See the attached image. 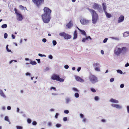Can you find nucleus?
<instances>
[{"label":"nucleus","instance_id":"nucleus-40","mask_svg":"<svg viewBox=\"0 0 129 129\" xmlns=\"http://www.w3.org/2000/svg\"><path fill=\"white\" fill-rule=\"evenodd\" d=\"M4 120L6 121H8L9 120V117L8 116H6L4 118Z\"/></svg>","mask_w":129,"mask_h":129},{"label":"nucleus","instance_id":"nucleus-22","mask_svg":"<svg viewBox=\"0 0 129 129\" xmlns=\"http://www.w3.org/2000/svg\"><path fill=\"white\" fill-rule=\"evenodd\" d=\"M105 13L107 18H110L112 17V15L111 14L107 13V12H105Z\"/></svg>","mask_w":129,"mask_h":129},{"label":"nucleus","instance_id":"nucleus-36","mask_svg":"<svg viewBox=\"0 0 129 129\" xmlns=\"http://www.w3.org/2000/svg\"><path fill=\"white\" fill-rule=\"evenodd\" d=\"M14 10L15 11V13L16 14V15H18V14H20V13L18 12L17 10V9L15 8L14 9Z\"/></svg>","mask_w":129,"mask_h":129},{"label":"nucleus","instance_id":"nucleus-59","mask_svg":"<svg viewBox=\"0 0 129 129\" xmlns=\"http://www.w3.org/2000/svg\"><path fill=\"white\" fill-rule=\"evenodd\" d=\"M126 108L127 113L129 114V106H127Z\"/></svg>","mask_w":129,"mask_h":129},{"label":"nucleus","instance_id":"nucleus-52","mask_svg":"<svg viewBox=\"0 0 129 129\" xmlns=\"http://www.w3.org/2000/svg\"><path fill=\"white\" fill-rule=\"evenodd\" d=\"M64 113L66 114H68L69 113V111L68 110H66L64 111Z\"/></svg>","mask_w":129,"mask_h":129},{"label":"nucleus","instance_id":"nucleus-5","mask_svg":"<svg viewBox=\"0 0 129 129\" xmlns=\"http://www.w3.org/2000/svg\"><path fill=\"white\" fill-rule=\"evenodd\" d=\"M33 2L38 8H40L41 5L43 4L44 0H32Z\"/></svg>","mask_w":129,"mask_h":129},{"label":"nucleus","instance_id":"nucleus-51","mask_svg":"<svg viewBox=\"0 0 129 129\" xmlns=\"http://www.w3.org/2000/svg\"><path fill=\"white\" fill-rule=\"evenodd\" d=\"M114 78H112L110 79V81L111 82H112L114 81Z\"/></svg>","mask_w":129,"mask_h":129},{"label":"nucleus","instance_id":"nucleus-56","mask_svg":"<svg viewBox=\"0 0 129 129\" xmlns=\"http://www.w3.org/2000/svg\"><path fill=\"white\" fill-rule=\"evenodd\" d=\"M19 8L20 9H24V7L22 5H20L19 6Z\"/></svg>","mask_w":129,"mask_h":129},{"label":"nucleus","instance_id":"nucleus-12","mask_svg":"<svg viewBox=\"0 0 129 129\" xmlns=\"http://www.w3.org/2000/svg\"><path fill=\"white\" fill-rule=\"evenodd\" d=\"M59 75L54 74L51 77V79L53 80H56L57 81L58 80Z\"/></svg>","mask_w":129,"mask_h":129},{"label":"nucleus","instance_id":"nucleus-25","mask_svg":"<svg viewBox=\"0 0 129 129\" xmlns=\"http://www.w3.org/2000/svg\"><path fill=\"white\" fill-rule=\"evenodd\" d=\"M72 89L73 91L77 92H79V90L76 88L73 87Z\"/></svg>","mask_w":129,"mask_h":129},{"label":"nucleus","instance_id":"nucleus-64","mask_svg":"<svg viewBox=\"0 0 129 129\" xmlns=\"http://www.w3.org/2000/svg\"><path fill=\"white\" fill-rule=\"evenodd\" d=\"M101 121L102 122L105 123L106 122V120L105 119H103L101 120Z\"/></svg>","mask_w":129,"mask_h":129},{"label":"nucleus","instance_id":"nucleus-50","mask_svg":"<svg viewBox=\"0 0 129 129\" xmlns=\"http://www.w3.org/2000/svg\"><path fill=\"white\" fill-rule=\"evenodd\" d=\"M80 117L81 118H82L84 117V116L81 113L80 114Z\"/></svg>","mask_w":129,"mask_h":129},{"label":"nucleus","instance_id":"nucleus-7","mask_svg":"<svg viewBox=\"0 0 129 129\" xmlns=\"http://www.w3.org/2000/svg\"><path fill=\"white\" fill-rule=\"evenodd\" d=\"M90 20L86 19H81L80 20V22L81 24L83 25H85L88 23Z\"/></svg>","mask_w":129,"mask_h":129},{"label":"nucleus","instance_id":"nucleus-19","mask_svg":"<svg viewBox=\"0 0 129 129\" xmlns=\"http://www.w3.org/2000/svg\"><path fill=\"white\" fill-rule=\"evenodd\" d=\"M77 37V34L76 30H75L74 33V37L73 39L74 40L76 39Z\"/></svg>","mask_w":129,"mask_h":129},{"label":"nucleus","instance_id":"nucleus-53","mask_svg":"<svg viewBox=\"0 0 129 129\" xmlns=\"http://www.w3.org/2000/svg\"><path fill=\"white\" fill-rule=\"evenodd\" d=\"M52 123L51 122H49L48 123V126L49 127L52 126Z\"/></svg>","mask_w":129,"mask_h":129},{"label":"nucleus","instance_id":"nucleus-63","mask_svg":"<svg viewBox=\"0 0 129 129\" xmlns=\"http://www.w3.org/2000/svg\"><path fill=\"white\" fill-rule=\"evenodd\" d=\"M7 109L8 110H10L11 109V107L10 106H8L7 107Z\"/></svg>","mask_w":129,"mask_h":129},{"label":"nucleus","instance_id":"nucleus-32","mask_svg":"<svg viewBox=\"0 0 129 129\" xmlns=\"http://www.w3.org/2000/svg\"><path fill=\"white\" fill-rule=\"evenodd\" d=\"M52 43L53 44V46H55L57 44V42L56 40H53L52 41Z\"/></svg>","mask_w":129,"mask_h":129},{"label":"nucleus","instance_id":"nucleus-37","mask_svg":"<svg viewBox=\"0 0 129 129\" xmlns=\"http://www.w3.org/2000/svg\"><path fill=\"white\" fill-rule=\"evenodd\" d=\"M94 99L96 101H98L99 100V98L98 96H96L94 97Z\"/></svg>","mask_w":129,"mask_h":129},{"label":"nucleus","instance_id":"nucleus-31","mask_svg":"<svg viewBox=\"0 0 129 129\" xmlns=\"http://www.w3.org/2000/svg\"><path fill=\"white\" fill-rule=\"evenodd\" d=\"M27 122L28 123L30 124L31 122V120L30 118H27Z\"/></svg>","mask_w":129,"mask_h":129},{"label":"nucleus","instance_id":"nucleus-45","mask_svg":"<svg viewBox=\"0 0 129 129\" xmlns=\"http://www.w3.org/2000/svg\"><path fill=\"white\" fill-rule=\"evenodd\" d=\"M95 70L96 71H99L100 70V68L99 67L95 68Z\"/></svg>","mask_w":129,"mask_h":129},{"label":"nucleus","instance_id":"nucleus-47","mask_svg":"<svg viewBox=\"0 0 129 129\" xmlns=\"http://www.w3.org/2000/svg\"><path fill=\"white\" fill-rule=\"evenodd\" d=\"M59 115V114L58 113H56L55 115V117L56 119H57L58 118V116Z\"/></svg>","mask_w":129,"mask_h":129},{"label":"nucleus","instance_id":"nucleus-57","mask_svg":"<svg viewBox=\"0 0 129 129\" xmlns=\"http://www.w3.org/2000/svg\"><path fill=\"white\" fill-rule=\"evenodd\" d=\"M42 42L44 43L46 42L47 41V39L46 38H43L42 40Z\"/></svg>","mask_w":129,"mask_h":129},{"label":"nucleus","instance_id":"nucleus-49","mask_svg":"<svg viewBox=\"0 0 129 129\" xmlns=\"http://www.w3.org/2000/svg\"><path fill=\"white\" fill-rule=\"evenodd\" d=\"M25 75L26 76H30L31 75V74L29 72H27L26 73Z\"/></svg>","mask_w":129,"mask_h":129},{"label":"nucleus","instance_id":"nucleus-30","mask_svg":"<svg viewBox=\"0 0 129 129\" xmlns=\"http://www.w3.org/2000/svg\"><path fill=\"white\" fill-rule=\"evenodd\" d=\"M1 27L2 28H5L7 27V25L6 24H3L1 26Z\"/></svg>","mask_w":129,"mask_h":129},{"label":"nucleus","instance_id":"nucleus-61","mask_svg":"<svg viewBox=\"0 0 129 129\" xmlns=\"http://www.w3.org/2000/svg\"><path fill=\"white\" fill-rule=\"evenodd\" d=\"M124 84H121L120 85V87L121 88H123L124 87Z\"/></svg>","mask_w":129,"mask_h":129},{"label":"nucleus","instance_id":"nucleus-28","mask_svg":"<svg viewBox=\"0 0 129 129\" xmlns=\"http://www.w3.org/2000/svg\"><path fill=\"white\" fill-rule=\"evenodd\" d=\"M30 63V64H31L33 65H35L37 63L35 61H31V62Z\"/></svg>","mask_w":129,"mask_h":129},{"label":"nucleus","instance_id":"nucleus-48","mask_svg":"<svg viewBox=\"0 0 129 129\" xmlns=\"http://www.w3.org/2000/svg\"><path fill=\"white\" fill-rule=\"evenodd\" d=\"M8 37V34L7 33H5L4 35V38L5 39H6Z\"/></svg>","mask_w":129,"mask_h":129},{"label":"nucleus","instance_id":"nucleus-62","mask_svg":"<svg viewBox=\"0 0 129 129\" xmlns=\"http://www.w3.org/2000/svg\"><path fill=\"white\" fill-rule=\"evenodd\" d=\"M69 66L68 65H66L64 66V68L66 69H68V68H69Z\"/></svg>","mask_w":129,"mask_h":129},{"label":"nucleus","instance_id":"nucleus-4","mask_svg":"<svg viewBox=\"0 0 129 129\" xmlns=\"http://www.w3.org/2000/svg\"><path fill=\"white\" fill-rule=\"evenodd\" d=\"M88 78L90 82L93 84H95L98 81V78L95 76L91 74L89 75Z\"/></svg>","mask_w":129,"mask_h":129},{"label":"nucleus","instance_id":"nucleus-44","mask_svg":"<svg viewBox=\"0 0 129 129\" xmlns=\"http://www.w3.org/2000/svg\"><path fill=\"white\" fill-rule=\"evenodd\" d=\"M38 55L39 56L42 57H46V56L44 54H42L40 53H39L38 54Z\"/></svg>","mask_w":129,"mask_h":129},{"label":"nucleus","instance_id":"nucleus-29","mask_svg":"<svg viewBox=\"0 0 129 129\" xmlns=\"http://www.w3.org/2000/svg\"><path fill=\"white\" fill-rule=\"evenodd\" d=\"M100 65V64L98 63H94L93 64V66L94 67H98Z\"/></svg>","mask_w":129,"mask_h":129},{"label":"nucleus","instance_id":"nucleus-55","mask_svg":"<svg viewBox=\"0 0 129 129\" xmlns=\"http://www.w3.org/2000/svg\"><path fill=\"white\" fill-rule=\"evenodd\" d=\"M48 58L50 59H53V57L51 55H50L48 56Z\"/></svg>","mask_w":129,"mask_h":129},{"label":"nucleus","instance_id":"nucleus-34","mask_svg":"<svg viewBox=\"0 0 129 129\" xmlns=\"http://www.w3.org/2000/svg\"><path fill=\"white\" fill-rule=\"evenodd\" d=\"M74 96L76 98H78L79 97V95L78 93H76L74 94Z\"/></svg>","mask_w":129,"mask_h":129},{"label":"nucleus","instance_id":"nucleus-41","mask_svg":"<svg viewBox=\"0 0 129 129\" xmlns=\"http://www.w3.org/2000/svg\"><path fill=\"white\" fill-rule=\"evenodd\" d=\"M90 89L93 92L95 93L96 92V91L95 90V89L93 88H90Z\"/></svg>","mask_w":129,"mask_h":129},{"label":"nucleus","instance_id":"nucleus-21","mask_svg":"<svg viewBox=\"0 0 129 129\" xmlns=\"http://www.w3.org/2000/svg\"><path fill=\"white\" fill-rule=\"evenodd\" d=\"M129 36V32L126 31L123 33V36L125 37H127Z\"/></svg>","mask_w":129,"mask_h":129},{"label":"nucleus","instance_id":"nucleus-39","mask_svg":"<svg viewBox=\"0 0 129 129\" xmlns=\"http://www.w3.org/2000/svg\"><path fill=\"white\" fill-rule=\"evenodd\" d=\"M16 129H23V128L22 126H16Z\"/></svg>","mask_w":129,"mask_h":129},{"label":"nucleus","instance_id":"nucleus-13","mask_svg":"<svg viewBox=\"0 0 129 129\" xmlns=\"http://www.w3.org/2000/svg\"><path fill=\"white\" fill-rule=\"evenodd\" d=\"M17 19L18 21H21L23 19L22 16L20 13L17 15Z\"/></svg>","mask_w":129,"mask_h":129},{"label":"nucleus","instance_id":"nucleus-23","mask_svg":"<svg viewBox=\"0 0 129 129\" xmlns=\"http://www.w3.org/2000/svg\"><path fill=\"white\" fill-rule=\"evenodd\" d=\"M80 30V32L81 33V34L85 36H86V33L85 31L82 30Z\"/></svg>","mask_w":129,"mask_h":129},{"label":"nucleus","instance_id":"nucleus-17","mask_svg":"<svg viewBox=\"0 0 129 129\" xmlns=\"http://www.w3.org/2000/svg\"><path fill=\"white\" fill-rule=\"evenodd\" d=\"M0 95L2 97L5 98H6V96L4 94L3 91L0 89Z\"/></svg>","mask_w":129,"mask_h":129},{"label":"nucleus","instance_id":"nucleus-54","mask_svg":"<svg viewBox=\"0 0 129 129\" xmlns=\"http://www.w3.org/2000/svg\"><path fill=\"white\" fill-rule=\"evenodd\" d=\"M107 40H108L107 38H105L104 39V40L103 41V43H106L107 42Z\"/></svg>","mask_w":129,"mask_h":129},{"label":"nucleus","instance_id":"nucleus-33","mask_svg":"<svg viewBox=\"0 0 129 129\" xmlns=\"http://www.w3.org/2000/svg\"><path fill=\"white\" fill-rule=\"evenodd\" d=\"M117 72L121 74H122L123 73V72L120 69H118L116 70Z\"/></svg>","mask_w":129,"mask_h":129},{"label":"nucleus","instance_id":"nucleus-42","mask_svg":"<svg viewBox=\"0 0 129 129\" xmlns=\"http://www.w3.org/2000/svg\"><path fill=\"white\" fill-rule=\"evenodd\" d=\"M50 90H52L53 89L55 91H56V88L54 87H51L50 88Z\"/></svg>","mask_w":129,"mask_h":129},{"label":"nucleus","instance_id":"nucleus-24","mask_svg":"<svg viewBox=\"0 0 129 129\" xmlns=\"http://www.w3.org/2000/svg\"><path fill=\"white\" fill-rule=\"evenodd\" d=\"M66 33L65 32H61L59 33V35L62 37H64Z\"/></svg>","mask_w":129,"mask_h":129},{"label":"nucleus","instance_id":"nucleus-58","mask_svg":"<svg viewBox=\"0 0 129 129\" xmlns=\"http://www.w3.org/2000/svg\"><path fill=\"white\" fill-rule=\"evenodd\" d=\"M86 121V118H83L82 120V121L83 122L85 123Z\"/></svg>","mask_w":129,"mask_h":129},{"label":"nucleus","instance_id":"nucleus-1","mask_svg":"<svg viewBox=\"0 0 129 129\" xmlns=\"http://www.w3.org/2000/svg\"><path fill=\"white\" fill-rule=\"evenodd\" d=\"M44 14L41 16L43 22L45 23H49L51 19V10L48 8L45 7L43 9Z\"/></svg>","mask_w":129,"mask_h":129},{"label":"nucleus","instance_id":"nucleus-11","mask_svg":"<svg viewBox=\"0 0 129 129\" xmlns=\"http://www.w3.org/2000/svg\"><path fill=\"white\" fill-rule=\"evenodd\" d=\"M89 39L90 40H91L92 39V38H91L90 36H85V38H83L82 39V41L83 42H85L86 40H88Z\"/></svg>","mask_w":129,"mask_h":129},{"label":"nucleus","instance_id":"nucleus-16","mask_svg":"<svg viewBox=\"0 0 129 129\" xmlns=\"http://www.w3.org/2000/svg\"><path fill=\"white\" fill-rule=\"evenodd\" d=\"M100 6L98 4L95 3L93 5V8L95 9H97Z\"/></svg>","mask_w":129,"mask_h":129},{"label":"nucleus","instance_id":"nucleus-2","mask_svg":"<svg viewBox=\"0 0 129 129\" xmlns=\"http://www.w3.org/2000/svg\"><path fill=\"white\" fill-rule=\"evenodd\" d=\"M123 44L122 43L119 44L116 47L114 51V54L116 56H119L122 53L123 54H125L127 51L128 49L126 47H123L121 48H120L122 46Z\"/></svg>","mask_w":129,"mask_h":129},{"label":"nucleus","instance_id":"nucleus-14","mask_svg":"<svg viewBox=\"0 0 129 129\" xmlns=\"http://www.w3.org/2000/svg\"><path fill=\"white\" fill-rule=\"evenodd\" d=\"M109 101L110 102L113 103H119V101L118 100L113 98H111Z\"/></svg>","mask_w":129,"mask_h":129},{"label":"nucleus","instance_id":"nucleus-60","mask_svg":"<svg viewBox=\"0 0 129 129\" xmlns=\"http://www.w3.org/2000/svg\"><path fill=\"white\" fill-rule=\"evenodd\" d=\"M67 120V117H64L63 118V120L64 121H66Z\"/></svg>","mask_w":129,"mask_h":129},{"label":"nucleus","instance_id":"nucleus-18","mask_svg":"<svg viewBox=\"0 0 129 129\" xmlns=\"http://www.w3.org/2000/svg\"><path fill=\"white\" fill-rule=\"evenodd\" d=\"M71 37V36L67 34H66L64 37V38L66 39H70Z\"/></svg>","mask_w":129,"mask_h":129},{"label":"nucleus","instance_id":"nucleus-20","mask_svg":"<svg viewBox=\"0 0 129 129\" xmlns=\"http://www.w3.org/2000/svg\"><path fill=\"white\" fill-rule=\"evenodd\" d=\"M72 26V24L71 23V21H70L66 25V26L68 28H70Z\"/></svg>","mask_w":129,"mask_h":129},{"label":"nucleus","instance_id":"nucleus-38","mask_svg":"<svg viewBox=\"0 0 129 129\" xmlns=\"http://www.w3.org/2000/svg\"><path fill=\"white\" fill-rule=\"evenodd\" d=\"M55 126L56 127L59 128L61 126V125L60 124L57 123L56 124Z\"/></svg>","mask_w":129,"mask_h":129},{"label":"nucleus","instance_id":"nucleus-26","mask_svg":"<svg viewBox=\"0 0 129 129\" xmlns=\"http://www.w3.org/2000/svg\"><path fill=\"white\" fill-rule=\"evenodd\" d=\"M98 11L100 12H103V10L101 8V6L100 5V7L97 9Z\"/></svg>","mask_w":129,"mask_h":129},{"label":"nucleus","instance_id":"nucleus-43","mask_svg":"<svg viewBox=\"0 0 129 129\" xmlns=\"http://www.w3.org/2000/svg\"><path fill=\"white\" fill-rule=\"evenodd\" d=\"M111 38L113 39H114L118 41L119 40V39L117 37H112Z\"/></svg>","mask_w":129,"mask_h":129},{"label":"nucleus","instance_id":"nucleus-8","mask_svg":"<svg viewBox=\"0 0 129 129\" xmlns=\"http://www.w3.org/2000/svg\"><path fill=\"white\" fill-rule=\"evenodd\" d=\"M75 78L76 80L79 82H84V80L81 78L77 76H75Z\"/></svg>","mask_w":129,"mask_h":129},{"label":"nucleus","instance_id":"nucleus-3","mask_svg":"<svg viewBox=\"0 0 129 129\" xmlns=\"http://www.w3.org/2000/svg\"><path fill=\"white\" fill-rule=\"evenodd\" d=\"M88 9L89 11L92 15V23L94 24H95L98 19V15L95 11L93 9H90L89 8Z\"/></svg>","mask_w":129,"mask_h":129},{"label":"nucleus","instance_id":"nucleus-6","mask_svg":"<svg viewBox=\"0 0 129 129\" xmlns=\"http://www.w3.org/2000/svg\"><path fill=\"white\" fill-rule=\"evenodd\" d=\"M111 105L112 107L116 108L118 109H121L123 108L122 106L119 104L112 103L111 104Z\"/></svg>","mask_w":129,"mask_h":129},{"label":"nucleus","instance_id":"nucleus-46","mask_svg":"<svg viewBox=\"0 0 129 129\" xmlns=\"http://www.w3.org/2000/svg\"><path fill=\"white\" fill-rule=\"evenodd\" d=\"M37 124V122L35 121H33L32 123V124L33 125H36Z\"/></svg>","mask_w":129,"mask_h":129},{"label":"nucleus","instance_id":"nucleus-27","mask_svg":"<svg viewBox=\"0 0 129 129\" xmlns=\"http://www.w3.org/2000/svg\"><path fill=\"white\" fill-rule=\"evenodd\" d=\"M64 79L60 78L59 76L58 78L57 81H59L60 82H64Z\"/></svg>","mask_w":129,"mask_h":129},{"label":"nucleus","instance_id":"nucleus-9","mask_svg":"<svg viewBox=\"0 0 129 129\" xmlns=\"http://www.w3.org/2000/svg\"><path fill=\"white\" fill-rule=\"evenodd\" d=\"M65 103L66 104H68L71 102V98L70 97H67L65 99Z\"/></svg>","mask_w":129,"mask_h":129},{"label":"nucleus","instance_id":"nucleus-15","mask_svg":"<svg viewBox=\"0 0 129 129\" xmlns=\"http://www.w3.org/2000/svg\"><path fill=\"white\" fill-rule=\"evenodd\" d=\"M102 6L104 12H106L107 7L106 4H105L104 3H103L102 4Z\"/></svg>","mask_w":129,"mask_h":129},{"label":"nucleus","instance_id":"nucleus-35","mask_svg":"<svg viewBox=\"0 0 129 129\" xmlns=\"http://www.w3.org/2000/svg\"><path fill=\"white\" fill-rule=\"evenodd\" d=\"M14 10L15 11V13L16 14V15H18V14H20V13L18 12L17 10V9L15 8L14 9Z\"/></svg>","mask_w":129,"mask_h":129},{"label":"nucleus","instance_id":"nucleus-10","mask_svg":"<svg viewBox=\"0 0 129 129\" xmlns=\"http://www.w3.org/2000/svg\"><path fill=\"white\" fill-rule=\"evenodd\" d=\"M124 17L123 15H121L119 18L118 23H120L124 21Z\"/></svg>","mask_w":129,"mask_h":129}]
</instances>
